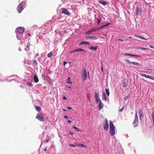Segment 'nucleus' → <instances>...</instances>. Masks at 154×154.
<instances>
[{
  "label": "nucleus",
  "instance_id": "37998d69",
  "mask_svg": "<svg viewBox=\"0 0 154 154\" xmlns=\"http://www.w3.org/2000/svg\"><path fill=\"white\" fill-rule=\"evenodd\" d=\"M140 48L142 50H148V49L143 48Z\"/></svg>",
  "mask_w": 154,
  "mask_h": 154
},
{
  "label": "nucleus",
  "instance_id": "f03ea898",
  "mask_svg": "<svg viewBox=\"0 0 154 154\" xmlns=\"http://www.w3.org/2000/svg\"><path fill=\"white\" fill-rule=\"evenodd\" d=\"M26 3L25 1H22L17 7L18 10L24 9L26 5Z\"/></svg>",
  "mask_w": 154,
  "mask_h": 154
},
{
  "label": "nucleus",
  "instance_id": "c9c22d12",
  "mask_svg": "<svg viewBox=\"0 0 154 154\" xmlns=\"http://www.w3.org/2000/svg\"><path fill=\"white\" fill-rule=\"evenodd\" d=\"M148 78H149L150 79L154 80V78L152 76H150L149 75V77Z\"/></svg>",
  "mask_w": 154,
  "mask_h": 154
},
{
  "label": "nucleus",
  "instance_id": "9d476101",
  "mask_svg": "<svg viewBox=\"0 0 154 154\" xmlns=\"http://www.w3.org/2000/svg\"><path fill=\"white\" fill-rule=\"evenodd\" d=\"M103 107V104L102 102H101L100 100H99V108L100 110Z\"/></svg>",
  "mask_w": 154,
  "mask_h": 154
},
{
  "label": "nucleus",
  "instance_id": "a211bd4d",
  "mask_svg": "<svg viewBox=\"0 0 154 154\" xmlns=\"http://www.w3.org/2000/svg\"><path fill=\"white\" fill-rule=\"evenodd\" d=\"M89 44V43L88 42H86L85 41L82 42H81L79 45H82L83 44L85 45H88Z\"/></svg>",
  "mask_w": 154,
  "mask_h": 154
},
{
  "label": "nucleus",
  "instance_id": "dca6fc26",
  "mask_svg": "<svg viewBox=\"0 0 154 154\" xmlns=\"http://www.w3.org/2000/svg\"><path fill=\"white\" fill-rule=\"evenodd\" d=\"M102 96L103 99H104L106 101L107 100V97L105 94L104 93H103Z\"/></svg>",
  "mask_w": 154,
  "mask_h": 154
},
{
  "label": "nucleus",
  "instance_id": "052dcab7",
  "mask_svg": "<svg viewBox=\"0 0 154 154\" xmlns=\"http://www.w3.org/2000/svg\"><path fill=\"white\" fill-rule=\"evenodd\" d=\"M62 109L63 110L65 111H66V109Z\"/></svg>",
  "mask_w": 154,
  "mask_h": 154
},
{
  "label": "nucleus",
  "instance_id": "2eb2a0df",
  "mask_svg": "<svg viewBox=\"0 0 154 154\" xmlns=\"http://www.w3.org/2000/svg\"><path fill=\"white\" fill-rule=\"evenodd\" d=\"M125 54L128 55V56H134V57H140V56L139 55H134V54H130L129 53H125Z\"/></svg>",
  "mask_w": 154,
  "mask_h": 154
},
{
  "label": "nucleus",
  "instance_id": "c756f323",
  "mask_svg": "<svg viewBox=\"0 0 154 154\" xmlns=\"http://www.w3.org/2000/svg\"><path fill=\"white\" fill-rule=\"evenodd\" d=\"M129 96V94H128V95H127L124 98V100H127L128 99Z\"/></svg>",
  "mask_w": 154,
  "mask_h": 154
},
{
  "label": "nucleus",
  "instance_id": "a19ab883",
  "mask_svg": "<svg viewBox=\"0 0 154 154\" xmlns=\"http://www.w3.org/2000/svg\"><path fill=\"white\" fill-rule=\"evenodd\" d=\"M97 103H98L99 102V100L100 99H99V98L97 99H95Z\"/></svg>",
  "mask_w": 154,
  "mask_h": 154
},
{
  "label": "nucleus",
  "instance_id": "0e129e2a",
  "mask_svg": "<svg viewBox=\"0 0 154 154\" xmlns=\"http://www.w3.org/2000/svg\"><path fill=\"white\" fill-rule=\"evenodd\" d=\"M88 99L90 101V98H88Z\"/></svg>",
  "mask_w": 154,
  "mask_h": 154
},
{
  "label": "nucleus",
  "instance_id": "79ce46f5",
  "mask_svg": "<svg viewBox=\"0 0 154 154\" xmlns=\"http://www.w3.org/2000/svg\"><path fill=\"white\" fill-rule=\"evenodd\" d=\"M28 85L31 87H32L33 86V85L31 83H29L28 84Z\"/></svg>",
  "mask_w": 154,
  "mask_h": 154
},
{
  "label": "nucleus",
  "instance_id": "39448f33",
  "mask_svg": "<svg viewBox=\"0 0 154 154\" xmlns=\"http://www.w3.org/2000/svg\"><path fill=\"white\" fill-rule=\"evenodd\" d=\"M36 118L40 121L44 122L45 121V117L42 116H41L39 113H38L37 114Z\"/></svg>",
  "mask_w": 154,
  "mask_h": 154
},
{
  "label": "nucleus",
  "instance_id": "9b49d317",
  "mask_svg": "<svg viewBox=\"0 0 154 154\" xmlns=\"http://www.w3.org/2000/svg\"><path fill=\"white\" fill-rule=\"evenodd\" d=\"M24 31V29L21 28L20 27L18 28L17 29V32L19 34H20L23 32Z\"/></svg>",
  "mask_w": 154,
  "mask_h": 154
},
{
  "label": "nucleus",
  "instance_id": "e433bc0d",
  "mask_svg": "<svg viewBox=\"0 0 154 154\" xmlns=\"http://www.w3.org/2000/svg\"><path fill=\"white\" fill-rule=\"evenodd\" d=\"M30 45V43H29V42H28L27 43V48H29Z\"/></svg>",
  "mask_w": 154,
  "mask_h": 154
},
{
  "label": "nucleus",
  "instance_id": "338daca9",
  "mask_svg": "<svg viewBox=\"0 0 154 154\" xmlns=\"http://www.w3.org/2000/svg\"><path fill=\"white\" fill-rule=\"evenodd\" d=\"M129 38H131V37H129Z\"/></svg>",
  "mask_w": 154,
  "mask_h": 154
},
{
  "label": "nucleus",
  "instance_id": "473e14b6",
  "mask_svg": "<svg viewBox=\"0 0 154 154\" xmlns=\"http://www.w3.org/2000/svg\"><path fill=\"white\" fill-rule=\"evenodd\" d=\"M111 24V23H109L106 24L104 25V27H107Z\"/></svg>",
  "mask_w": 154,
  "mask_h": 154
},
{
  "label": "nucleus",
  "instance_id": "f8f14e48",
  "mask_svg": "<svg viewBox=\"0 0 154 154\" xmlns=\"http://www.w3.org/2000/svg\"><path fill=\"white\" fill-rule=\"evenodd\" d=\"M98 2L100 3L104 6L106 5L107 4V2L103 1V0H99L98 1Z\"/></svg>",
  "mask_w": 154,
  "mask_h": 154
},
{
  "label": "nucleus",
  "instance_id": "412c9836",
  "mask_svg": "<svg viewBox=\"0 0 154 154\" xmlns=\"http://www.w3.org/2000/svg\"><path fill=\"white\" fill-rule=\"evenodd\" d=\"M139 74L142 76H144L146 78H148V77H149V75H146L145 74H144V73H139Z\"/></svg>",
  "mask_w": 154,
  "mask_h": 154
},
{
  "label": "nucleus",
  "instance_id": "f704fd0d",
  "mask_svg": "<svg viewBox=\"0 0 154 154\" xmlns=\"http://www.w3.org/2000/svg\"><path fill=\"white\" fill-rule=\"evenodd\" d=\"M101 71L102 72L103 71V63L102 61H101Z\"/></svg>",
  "mask_w": 154,
  "mask_h": 154
},
{
  "label": "nucleus",
  "instance_id": "3c124183",
  "mask_svg": "<svg viewBox=\"0 0 154 154\" xmlns=\"http://www.w3.org/2000/svg\"><path fill=\"white\" fill-rule=\"evenodd\" d=\"M67 122L68 123H70L71 122V121L70 120H69L67 121Z\"/></svg>",
  "mask_w": 154,
  "mask_h": 154
},
{
  "label": "nucleus",
  "instance_id": "bf43d9fd",
  "mask_svg": "<svg viewBox=\"0 0 154 154\" xmlns=\"http://www.w3.org/2000/svg\"><path fill=\"white\" fill-rule=\"evenodd\" d=\"M28 35L29 36H31V35L29 33H28Z\"/></svg>",
  "mask_w": 154,
  "mask_h": 154
},
{
  "label": "nucleus",
  "instance_id": "09e8293b",
  "mask_svg": "<svg viewBox=\"0 0 154 154\" xmlns=\"http://www.w3.org/2000/svg\"><path fill=\"white\" fill-rule=\"evenodd\" d=\"M67 108L69 109H72V107H67Z\"/></svg>",
  "mask_w": 154,
  "mask_h": 154
},
{
  "label": "nucleus",
  "instance_id": "c03bdc74",
  "mask_svg": "<svg viewBox=\"0 0 154 154\" xmlns=\"http://www.w3.org/2000/svg\"><path fill=\"white\" fill-rule=\"evenodd\" d=\"M69 145L72 147H75V145L72 144H70Z\"/></svg>",
  "mask_w": 154,
  "mask_h": 154
},
{
  "label": "nucleus",
  "instance_id": "8fccbe9b",
  "mask_svg": "<svg viewBox=\"0 0 154 154\" xmlns=\"http://www.w3.org/2000/svg\"><path fill=\"white\" fill-rule=\"evenodd\" d=\"M49 142V140L48 139H47L46 140V141H45V142L46 143H48V142Z\"/></svg>",
  "mask_w": 154,
  "mask_h": 154
},
{
  "label": "nucleus",
  "instance_id": "680f3d73",
  "mask_svg": "<svg viewBox=\"0 0 154 154\" xmlns=\"http://www.w3.org/2000/svg\"><path fill=\"white\" fill-rule=\"evenodd\" d=\"M61 10H66V9H65L64 8H62L61 9Z\"/></svg>",
  "mask_w": 154,
  "mask_h": 154
},
{
  "label": "nucleus",
  "instance_id": "603ef678",
  "mask_svg": "<svg viewBox=\"0 0 154 154\" xmlns=\"http://www.w3.org/2000/svg\"><path fill=\"white\" fill-rule=\"evenodd\" d=\"M67 63V62H65V61H64V62H63V64H64V65L65 66V65Z\"/></svg>",
  "mask_w": 154,
  "mask_h": 154
},
{
  "label": "nucleus",
  "instance_id": "b1692460",
  "mask_svg": "<svg viewBox=\"0 0 154 154\" xmlns=\"http://www.w3.org/2000/svg\"><path fill=\"white\" fill-rule=\"evenodd\" d=\"M105 91H106V93L107 94L108 96H109V89H106Z\"/></svg>",
  "mask_w": 154,
  "mask_h": 154
},
{
  "label": "nucleus",
  "instance_id": "6ab92c4d",
  "mask_svg": "<svg viewBox=\"0 0 154 154\" xmlns=\"http://www.w3.org/2000/svg\"><path fill=\"white\" fill-rule=\"evenodd\" d=\"M97 29H91L90 30H89L87 32V34H88V33H90L96 31H97Z\"/></svg>",
  "mask_w": 154,
  "mask_h": 154
},
{
  "label": "nucleus",
  "instance_id": "4be33fe9",
  "mask_svg": "<svg viewBox=\"0 0 154 154\" xmlns=\"http://www.w3.org/2000/svg\"><path fill=\"white\" fill-rule=\"evenodd\" d=\"M76 52L83 51L84 52H86V51L85 50L80 48L76 49Z\"/></svg>",
  "mask_w": 154,
  "mask_h": 154
},
{
  "label": "nucleus",
  "instance_id": "1a4fd4ad",
  "mask_svg": "<svg viewBox=\"0 0 154 154\" xmlns=\"http://www.w3.org/2000/svg\"><path fill=\"white\" fill-rule=\"evenodd\" d=\"M33 79L34 80V82L35 83H37L38 82L39 80L38 78V77L36 74H34V75Z\"/></svg>",
  "mask_w": 154,
  "mask_h": 154
},
{
  "label": "nucleus",
  "instance_id": "4c0bfd02",
  "mask_svg": "<svg viewBox=\"0 0 154 154\" xmlns=\"http://www.w3.org/2000/svg\"><path fill=\"white\" fill-rule=\"evenodd\" d=\"M76 52V49H75V50H73V51H71L69 53H74V52Z\"/></svg>",
  "mask_w": 154,
  "mask_h": 154
},
{
  "label": "nucleus",
  "instance_id": "6e6d98bb",
  "mask_svg": "<svg viewBox=\"0 0 154 154\" xmlns=\"http://www.w3.org/2000/svg\"><path fill=\"white\" fill-rule=\"evenodd\" d=\"M63 99H64V100H66V97H65V96H64L63 97Z\"/></svg>",
  "mask_w": 154,
  "mask_h": 154
},
{
  "label": "nucleus",
  "instance_id": "ddd939ff",
  "mask_svg": "<svg viewBox=\"0 0 154 154\" xmlns=\"http://www.w3.org/2000/svg\"><path fill=\"white\" fill-rule=\"evenodd\" d=\"M87 38L91 39L93 40H96L97 39V38L95 36H89L86 38Z\"/></svg>",
  "mask_w": 154,
  "mask_h": 154
},
{
  "label": "nucleus",
  "instance_id": "aec40b11",
  "mask_svg": "<svg viewBox=\"0 0 154 154\" xmlns=\"http://www.w3.org/2000/svg\"><path fill=\"white\" fill-rule=\"evenodd\" d=\"M97 46L94 47L91 46L89 48V49L91 50H93L94 51H96L97 50Z\"/></svg>",
  "mask_w": 154,
  "mask_h": 154
},
{
  "label": "nucleus",
  "instance_id": "e2e57ef3",
  "mask_svg": "<svg viewBox=\"0 0 154 154\" xmlns=\"http://www.w3.org/2000/svg\"><path fill=\"white\" fill-rule=\"evenodd\" d=\"M68 88H69V89H71V87H68Z\"/></svg>",
  "mask_w": 154,
  "mask_h": 154
},
{
  "label": "nucleus",
  "instance_id": "7c9ffc66",
  "mask_svg": "<svg viewBox=\"0 0 154 154\" xmlns=\"http://www.w3.org/2000/svg\"><path fill=\"white\" fill-rule=\"evenodd\" d=\"M128 85V83H126V82H125V83H123V87L124 88L126 87Z\"/></svg>",
  "mask_w": 154,
  "mask_h": 154
},
{
  "label": "nucleus",
  "instance_id": "4d7b16f0",
  "mask_svg": "<svg viewBox=\"0 0 154 154\" xmlns=\"http://www.w3.org/2000/svg\"><path fill=\"white\" fill-rule=\"evenodd\" d=\"M64 118H66V119H68V117L67 116H64Z\"/></svg>",
  "mask_w": 154,
  "mask_h": 154
},
{
  "label": "nucleus",
  "instance_id": "bb28decb",
  "mask_svg": "<svg viewBox=\"0 0 154 154\" xmlns=\"http://www.w3.org/2000/svg\"><path fill=\"white\" fill-rule=\"evenodd\" d=\"M95 99L99 98V95L97 94L96 92L95 93Z\"/></svg>",
  "mask_w": 154,
  "mask_h": 154
},
{
  "label": "nucleus",
  "instance_id": "774afa93",
  "mask_svg": "<svg viewBox=\"0 0 154 154\" xmlns=\"http://www.w3.org/2000/svg\"><path fill=\"white\" fill-rule=\"evenodd\" d=\"M19 11L20 12V11H21V10H19Z\"/></svg>",
  "mask_w": 154,
  "mask_h": 154
},
{
  "label": "nucleus",
  "instance_id": "13d9d810",
  "mask_svg": "<svg viewBox=\"0 0 154 154\" xmlns=\"http://www.w3.org/2000/svg\"><path fill=\"white\" fill-rule=\"evenodd\" d=\"M149 47L151 48H154L152 46H149Z\"/></svg>",
  "mask_w": 154,
  "mask_h": 154
},
{
  "label": "nucleus",
  "instance_id": "5701e85b",
  "mask_svg": "<svg viewBox=\"0 0 154 154\" xmlns=\"http://www.w3.org/2000/svg\"><path fill=\"white\" fill-rule=\"evenodd\" d=\"M35 109L38 111H40L41 110V109L39 106H35Z\"/></svg>",
  "mask_w": 154,
  "mask_h": 154
},
{
  "label": "nucleus",
  "instance_id": "864d4df0",
  "mask_svg": "<svg viewBox=\"0 0 154 154\" xmlns=\"http://www.w3.org/2000/svg\"><path fill=\"white\" fill-rule=\"evenodd\" d=\"M69 132L72 135L74 134V133H72L70 131H69Z\"/></svg>",
  "mask_w": 154,
  "mask_h": 154
},
{
  "label": "nucleus",
  "instance_id": "5fc2aeb1",
  "mask_svg": "<svg viewBox=\"0 0 154 154\" xmlns=\"http://www.w3.org/2000/svg\"><path fill=\"white\" fill-rule=\"evenodd\" d=\"M118 40L121 41V42H123V40L122 39H118Z\"/></svg>",
  "mask_w": 154,
  "mask_h": 154
},
{
  "label": "nucleus",
  "instance_id": "f257e3e1",
  "mask_svg": "<svg viewBox=\"0 0 154 154\" xmlns=\"http://www.w3.org/2000/svg\"><path fill=\"white\" fill-rule=\"evenodd\" d=\"M109 128L110 134L112 136H113L115 134V127L111 121L110 122Z\"/></svg>",
  "mask_w": 154,
  "mask_h": 154
},
{
  "label": "nucleus",
  "instance_id": "a18cd8bd",
  "mask_svg": "<svg viewBox=\"0 0 154 154\" xmlns=\"http://www.w3.org/2000/svg\"><path fill=\"white\" fill-rule=\"evenodd\" d=\"M139 12V10H137L136 12V14L137 16L138 15Z\"/></svg>",
  "mask_w": 154,
  "mask_h": 154
},
{
  "label": "nucleus",
  "instance_id": "423d86ee",
  "mask_svg": "<svg viewBox=\"0 0 154 154\" xmlns=\"http://www.w3.org/2000/svg\"><path fill=\"white\" fill-rule=\"evenodd\" d=\"M103 127L105 130L108 131L109 128V125L106 119H105V122H103Z\"/></svg>",
  "mask_w": 154,
  "mask_h": 154
},
{
  "label": "nucleus",
  "instance_id": "20e7f679",
  "mask_svg": "<svg viewBox=\"0 0 154 154\" xmlns=\"http://www.w3.org/2000/svg\"><path fill=\"white\" fill-rule=\"evenodd\" d=\"M138 117L137 113H136L135 114V116L134 118V122L133 124L134 125V126H138Z\"/></svg>",
  "mask_w": 154,
  "mask_h": 154
},
{
  "label": "nucleus",
  "instance_id": "de8ad7c7",
  "mask_svg": "<svg viewBox=\"0 0 154 154\" xmlns=\"http://www.w3.org/2000/svg\"><path fill=\"white\" fill-rule=\"evenodd\" d=\"M87 98H90V95H89V94H87Z\"/></svg>",
  "mask_w": 154,
  "mask_h": 154
},
{
  "label": "nucleus",
  "instance_id": "cd10ccee",
  "mask_svg": "<svg viewBox=\"0 0 154 154\" xmlns=\"http://www.w3.org/2000/svg\"><path fill=\"white\" fill-rule=\"evenodd\" d=\"M77 145L79 146H81L82 147H86L85 145L82 143H80L77 144Z\"/></svg>",
  "mask_w": 154,
  "mask_h": 154
},
{
  "label": "nucleus",
  "instance_id": "69168bd1",
  "mask_svg": "<svg viewBox=\"0 0 154 154\" xmlns=\"http://www.w3.org/2000/svg\"><path fill=\"white\" fill-rule=\"evenodd\" d=\"M143 10H140V12H143Z\"/></svg>",
  "mask_w": 154,
  "mask_h": 154
},
{
  "label": "nucleus",
  "instance_id": "72a5a7b5",
  "mask_svg": "<svg viewBox=\"0 0 154 154\" xmlns=\"http://www.w3.org/2000/svg\"><path fill=\"white\" fill-rule=\"evenodd\" d=\"M101 20V18L100 17V18L98 19V22H97V24L98 25L100 23Z\"/></svg>",
  "mask_w": 154,
  "mask_h": 154
},
{
  "label": "nucleus",
  "instance_id": "2f4dec72",
  "mask_svg": "<svg viewBox=\"0 0 154 154\" xmlns=\"http://www.w3.org/2000/svg\"><path fill=\"white\" fill-rule=\"evenodd\" d=\"M33 63L36 66H37L38 65V63L36 60H34L33 61Z\"/></svg>",
  "mask_w": 154,
  "mask_h": 154
},
{
  "label": "nucleus",
  "instance_id": "ea45409f",
  "mask_svg": "<svg viewBox=\"0 0 154 154\" xmlns=\"http://www.w3.org/2000/svg\"><path fill=\"white\" fill-rule=\"evenodd\" d=\"M124 106H123V107L122 108L120 109H119L120 110V112H122V110H123V108H124Z\"/></svg>",
  "mask_w": 154,
  "mask_h": 154
},
{
  "label": "nucleus",
  "instance_id": "393cba45",
  "mask_svg": "<svg viewBox=\"0 0 154 154\" xmlns=\"http://www.w3.org/2000/svg\"><path fill=\"white\" fill-rule=\"evenodd\" d=\"M53 54L52 51H51L48 54L47 56L48 57L50 58L52 56Z\"/></svg>",
  "mask_w": 154,
  "mask_h": 154
},
{
  "label": "nucleus",
  "instance_id": "6e6552de",
  "mask_svg": "<svg viewBox=\"0 0 154 154\" xmlns=\"http://www.w3.org/2000/svg\"><path fill=\"white\" fill-rule=\"evenodd\" d=\"M139 116L140 117V120L142 121L143 119V111L141 109H140L139 110Z\"/></svg>",
  "mask_w": 154,
  "mask_h": 154
},
{
  "label": "nucleus",
  "instance_id": "0eeeda50",
  "mask_svg": "<svg viewBox=\"0 0 154 154\" xmlns=\"http://www.w3.org/2000/svg\"><path fill=\"white\" fill-rule=\"evenodd\" d=\"M125 60L126 62L130 64H132L133 65H136L137 66H138L140 65V64L137 62H131L127 58L125 59Z\"/></svg>",
  "mask_w": 154,
  "mask_h": 154
},
{
  "label": "nucleus",
  "instance_id": "7ed1b4c3",
  "mask_svg": "<svg viewBox=\"0 0 154 154\" xmlns=\"http://www.w3.org/2000/svg\"><path fill=\"white\" fill-rule=\"evenodd\" d=\"M82 79L84 81H85L87 77V71L85 69H82Z\"/></svg>",
  "mask_w": 154,
  "mask_h": 154
},
{
  "label": "nucleus",
  "instance_id": "4468645a",
  "mask_svg": "<svg viewBox=\"0 0 154 154\" xmlns=\"http://www.w3.org/2000/svg\"><path fill=\"white\" fill-rule=\"evenodd\" d=\"M62 13L67 15H69L70 14V13L68 10H63Z\"/></svg>",
  "mask_w": 154,
  "mask_h": 154
},
{
  "label": "nucleus",
  "instance_id": "a878e982",
  "mask_svg": "<svg viewBox=\"0 0 154 154\" xmlns=\"http://www.w3.org/2000/svg\"><path fill=\"white\" fill-rule=\"evenodd\" d=\"M73 128L76 130L77 131H81V130L80 129H79L78 128L75 126H73Z\"/></svg>",
  "mask_w": 154,
  "mask_h": 154
},
{
  "label": "nucleus",
  "instance_id": "c85d7f7f",
  "mask_svg": "<svg viewBox=\"0 0 154 154\" xmlns=\"http://www.w3.org/2000/svg\"><path fill=\"white\" fill-rule=\"evenodd\" d=\"M70 79H71L70 77H69L68 78V82H67V83H69V84H72V82L70 81Z\"/></svg>",
  "mask_w": 154,
  "mask_h": 154
},
{
  "label": "nucleus",
  "instance_id": "58836bf2",
  "mask_svg": "<svg viewBox=\"0 0 154 154\" xmlns=\"http://www.w3.org/2000/svg\"><path fill=\"white\" fill-rule=\"evenodd\" d=\"M104 25L103 26H101L99 28H98L97 29V30H99V29H101L103 28L104 27Z\"/></svg>",
  "mask_w": 154,
  "mask_h": 154
},
{
  "label": "nucleus",
  "instance_id": "f3484780",
  "mask_svg": "<svg viewBox=\"0 0 154 154\" xmlns=\"http://www.w3.org/2000/svg\"><path fill=\"white\" fill-rule=\"evenodd\" d=\"M134 36L135 37H138V38H140L141 39H143V40H147V38H144V37H143L142 36H140V35H134Z\"/></svg>",
  "mask_w": 154,
  "mask_h": 154
},
{
  "label": "nucleus",
  "instance_id": "49530a36",
  "mask_svg": "<svg viewBox=\"0 0 154 154\" xmlns=\"http://www.w3.org/2000/svg\"><path fill=\"white\" fill-rule=\"evenodd\" d=\"M47 147H46L45 148H44V150L45 151H47Z\"/></svg>",
  "mask_w": 154,
  "mask_h": 154
}]
</instances>
